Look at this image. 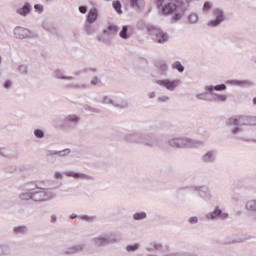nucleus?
Returning <instances> with one entry per match:
<instances>
[{"label": "nucleus", "mask_w": 256, "mask_h": 256, "mask_svg": "<svg viewBox=\"0 0 256 256\" xmlns=\"http://www.w3.org/2000/svg\"><path fill=\"white\" fill-rule=\"evenodd\" d=\"M167 0H156V6L160 9L162 15H173V21H179L185 15V4L183 1L170 0L167 4H164Z\"/></svg>", "instance_id": "obj_1"}, {"label": "nucleus", "mask_w": 256, "mask_h": 256, "mask_svg": "<svg viewBox=\"0 0 256 256\" xmlns=\"http://www.w3.org/2000/svg\"><path fill=\"white\" fill-rule=\"evenodd\" d=\"M147 31H148V35H150L152 39L156 41V43H165L169 39V36L167 35V33L163 32L161 28L149 26L147 28Z\"/></svg>", "instance_id": "obj_2"}, {"label": "nucleus", "mask_w": 256, "mask_h": 256, "mask_svg": "<svg viewBox=\"0 0 256 256\" xmlns=\"http://www.w3.org/2000/svg\"><path fill=\"white\" fill-rule=\"evenodd\" d=\"M230 125H256V117L238 116L230 119Z\"/></svg>", "instance_id": "obj_3"}, {"label": "nucleus", "mask_w": 256, "mask_h": 256, "mask_svg": "<svg viewBox=\"0 0 256 256\" xmlns=\"http://www.w3.org/2000/svg\"><path fill=\"white\" fill-rule=\"evenodd\" d=\"M212 15L215 17V19L208 21V27H218V25H221V23L225 21V14L221 9H214Z\"/></svg>", "instance_id": "obj_4"}, {"label": "nucleus", "mask_w": 256, "mask_h": 256, "mask_svg": "<svg viewBox=\"0 0 256 256\" xmlns=\"http://www.w3.org/2000/svg\"><path fill=\"white\" fill-rule=\"evenodd\" d=\"M158 85H161L162 87H165L169 91H173L177 85H179L178 80H158L157 81Z\"/></svg>", "instance_id": "obj_5"}, {"label": "nucleus", "mask_w": 256, "mask_h": 256, "mask_svg": "<svg viewBox=\"0 0 256 256\" xmlns=\"http://www.w3.org/2000/svg\"><path fill=\"white\" fill-rule=\"evenodd\" d=\"M14 35L17 39H27V37H31V31H29V29L18 27L15 28Z\"/></svg>", "instance_id": "obj_6"}, {"label": "nucleus", "mask_w": 256, "mask_h": 256, "mask_svg": "<svg viewBox=\"0 0 256 256\" xmlns=\"http://www.w3.org/2000/svg\"><path fill=\"white\" fill-rule=\"evenodd\" d=\"M188 143H189V140L184 138H176L170 141V145L172 147H187Z\"/></svg>", "instance_id": "obj_7"}, {"label": "nucleus", "mask_w": 256, "mask_h": 256, "mask_svg": "<svg viewBox=\"0 0 256 256\" xmlns=\"http://www.w3.org/2000/svg\"><path fill=\"white\" fill-rule=\"evenodd\" d=\"M98 13L97 9H91L88 13L87 21L88 23H95L97 21Z\"/></svg>", "instance_id": "obj_8"}, {"label": "nucleus", "mask_w": 256, "mask_h": 256, "mask_svg": "<svg viewBox=\"0 0 256 256\" xmlns=\"http://www.w3.org/2000/svg\"><path fill=\"white\" fill-rule=\"evenodd\" d=\"M45 195V192L40 191V192H34L31 196L30 199H33L34 201H43V196Z\"/></svg>", "instance_id": "obj_9"}, {"label": "nucleus", "mask_w": 256, "mask_h": 256, "mask_svg": "<svg viewBox=\"0 0 256 256\" xmlns=\"http://www.w3.org/2000/svg\"><path fill=\"white\" fill-rule=\"evenodd\" d=\"M229 215L227 213H221V210L216 208L214 212L212 213V219H215V217H221L222 219H227Z\"/></svg>", "instance_id": "obj_10"}, {"label": "nucleus", "mask_w": 256, "mask_h": 256, "mask_svg": "<svg viewBox=\"0 0 256 256\" xmlns=\"http://www.w3.org/2000/svg\"><path fill=\"white\" fill-rule=\"evenodd\" d=\"M120 37L122 39H129L131 33L129 32V26H123L122 31L120 32Z\"/></svg>", "instance_id": "obj_11"}, {"label": "nucleus", "mask_w": 256, "mask_h": 256, "mask_svg": "<svg viewBox=\"0 0 256 256\" xmlns=\"http://www.w3.org/2000/svg\"><path fill=\"white\" fill-rule=\"evenodd\" d=\"M246 209L248 211H256V201L255 200H250L246 203Z\"/></svg>", "instance_id": "obj_12"}, {"label": "nucleus", "mask_w": 256, "mask_h": 256, "mask_svg": "<svg viewBox=\"0 0 256 256\" xmlns=\"http://www.w3.org/2000/svg\"><path fill=\"white\" fill-rule=\"evenodd\" d=\"M213 89L215 91H225L227 89V86H225V84H220V85H216L214 87H209L208 91H213Z\"/></svg>", "instance_id": "obj_13"}, {"label": "nucleus", "mask_w": 256, "mask_h": 256, "mask_svg": "<svg viewBox=\"0 0 256 256\" xmlns=\"http://www.w3.org/2000/svg\"><path fill=\"white\" fill-rule=\"evenodd\" d=\"M30 11L29 5L26 4L22 8L18 9L19 15H27Z\"/></svg>", "instance_id": "obj_14"}, {"label": "nucleus", "mask_w": 256, "mask_h": 256, "mask_svg": "<svg viewBox=\"0 0 256 256\" xmlns=\"http://www.w3.org/2000/svg\"><path fill=\"white\" fill-rule=\"evenodd\" d=\"M68 177H74V179H85V174H79L75 172L67 173Z\"/></svg>", "instance_id": "obj_15"}, {"label": "nucleus", "mask_w": 256, "mask_h": 256, "mask_svg": "<svg viewBox=\"0 0 256 256\" xmlns=\"http://www.w3.org/2000/svg\"><path fill=\"white\" fill-rule=\"evenodd\" d=\"M189 23H197L199 21V16L197 14L192 13L188 16Z\"/></svg>", "instance_id": "obj_16"}, {"label": "nucleus", "mask_w": 256, "mask_h": 256, "mask_svg": "<svg viewBox=\"0 0 256 256\" xmlns=\"http://www.w3.org/2000/svg\"><path fill=\"white\" fill-rule=\"evenodd\" d=\"M173 69H177V71H179L180 73H183V71L185 70V68L183 67V65H181V62H175L172 65Z\"/></svg>", "instance_id": "obj_17"}, {"label": "nucleus", "mask_w": 256, "mask_h": 256, "mask_svg": "<svg viewBox=\"0 0 256 256\" xmlns=\"http://www.w3.org/2000/svg\"><path fill=\"white\" fill-rule=\"evenodd\" d=\"M145 217H147V214H145V212H140V213L134 214V219L136 221H139V219H145Z\"/></svg>", "instance_id": "obj_18"}, {"label": "nucleus", "mask_w": 256, "mask_h": 256, "mask_svg": "<svg viewBox=\"0 0 256 256\" xmlns=\"http://www.w3.org/2000/svg\"><path fill=\"white\" fill-rule=\"evenodd\" d=\"M25 231H27L25 226H18L14 228V233H25Z\"/></svg>", "instance_id": "obj_19"}, {"label": "nucleus", "mask_w": 256, "mask_h": 256, "mask_svg": "<svg viewBox=\"0 0 256 256\" xmlns=\"http://www.w3.org/2000/svg\"><path fill=\"white\" fill-rule=\"evenodd\" d=\"M113 7L115 11H117V13H121V2L119 1L113 2Z\"/></svg>", "instance_id": "obj_20"}, {"label": "nucleus", "mask_w": 256, "mask_h": 256, "mask_svg": "<svg viewBox=\"0 0 256 256\" xmlns=\"http://www.w3.org/2000/svg\"><path fill=\"white\" fill-rule=\"evenodd\" d=\"M216 101H227V95L216 94Z\"/></svg>", "instance_id": "obj_21"}, {"label": "nucleus", "mask_w": 256, "mask_h": 256, "mask_svg": "<svg viewBox=\"0 0 256 256\" xmlns=\"http://www.w3.org/2000/svg\"><path fill=\"white\" fill-rule=\"evenodd\" d=\"M95 243H96V245L101 246V245H105V243H107V240H105L103 238H97L95 240Z\"/></svg>", "instance_id": "obj_22"}, {"label": "nucleus", "mask_w": 256, "mask_h": 256, "mask_svg": "<svg viewBox=\"0 0 256 256\" xmlns=\"http://www.w3.org/2000/svg\"><path fill=\"white\" fill-rule=\"evenodd\" d=\"M127 251H137V249H139V245L138 244H134V245H129L127 246Z\"/></svg>", "instance_id": "obj_23"}, {"label": "nucleus", "mask_w": 256, "mask_h": 256, "mask_svg": "<svg viewBox=\"0 0 256 256\" xmlns=\"http://www.w3.org/2000/svg\"><path fill=\"white\" fill-rule=\"evenodd\" d=\"M131 7H139V0H128Z\"/></svg>", "instance_id": "obj_24"}, {"label": "nucleus", "mask_w": 256, "mask_h": 256, "mask_svg": "<svg viewBox=\"0 0 256 256\" xmlns=\"http://www.w3.org/2000/svg\"><path fill=\"white\" fill-rule=\"evenodd\" d=\"M212 5L210 2H205L203 6V11H209L211 9Z\"/></svg>", "instance_id": "obj_25"}, {"label": "nucleus", "mask_w": 256, "mask_h": 256, "mask_svg": "<svg viewBox=\"0 0 256 256\" xmlns=\"http://www.w3.org/2000/svg\"><path fill=\"white\" fill-rule=\"evenodd\" d=\"M108 31H109L110 33H117V26H115V25H110V26L108 27Z\"/></svg>", "instance_id": "obj_26"}, {"label": "nucleus", "mask_w": 256, "mask_h": 256, "mask_svg": "<svg viewBox=\"0 0 256 256\" xmlns=\"http://www.w3.org/2000/svg\"><path fill=\"white\" fill-rule=\"evenodd\" d=\"M34 134L36 135V137H39V138L44 137V133L42 130H35Z\"/></svg>", "instance_id": "obj_27"}, {"label": "nucleus", "mask_w": 256, "mask_h": 256, "mask_svg": "<svg viewBox=\"0 0 256 256\" xmlns=\"http://www.w3.org/2000/svg\"><path fill=\"white\" fill-rule=\"evenodd\" d=\"M34 9H35L36 11H38L39 13H41V12L43 11V6H42L41 4H36V5L34 6Z\"/></svg>", "instance_id": "obj_28"}, {"label": "nucleus", "mask_w": 256, "mask_h": 256, "mask_svg": "<svg viewBox=\"0 0 256 256\" xmlns=\"http://www.w3.org/2000/svg\"><path fill=\"white\" fill-rule=\"evenodd\" d=\"M79 11H80V13L85 14V13H87V7H85V6H80V7H79Z\"/></svg>", "instance_id": "obj_29"}, {"label": "nucleus", "mask_w": 256, "mask_h": 256, "mask_svg": "<svg viewBox=\"0 0 256 256\" xmlns=\"http://www.w3.org/2000/svg\"><path fill=\"white\" fill-rule=\"evenodd\" d=\"M160 71H167V64H162L159 66Z\"/></svg>", "instance_id": "obj_30"}, {"label": "nucleus", "mask_w": 256, "mask_h": 256, "mask_svg": "<svg viewBox=\"0 0 256 256\" xmlns=\"http://www.w3.org/2000/svg\"><path fill=\"white\" fill-rule=\"evenodd\" d=\"M4 87H5V89H9V87H11V81L7 80V81L4 83Z\"/></svg>", "instance_id": "obj_31"}, {"label": "nucleus", "mask_w": 256, "mask_h": 256, "mask_svg": "<svg viewBox=\"0 0 256 256\" xmlns=\"http://www.w3.org/2000/svg\"><path fill=\"white\" fill-rule=\"evenodd\" d=\"M69 121H79V118L75 115L69 116Z\"/></svg>", "instance_id": "obj_32"}, {"label": "nucleus", "mask_w": 256, "mask_h": 256, "mask_svg": "<svg viewBox=\"0 0 256 256\" xmlns=\"http://www.w3.org/2000/svg\"><path fill=\"white\" fill-rule=\"evenodd\" d=\"M92 85H97V83H99V79L97 78H94L92 81H91Z\"/></svg>", "instance_id": "obj_33"}, {"label": "nucleus", "mask_w": 256, "mask_h": 256, "mask_svg": "<svg viewBox=\"0 0 256 256\" xmlns=\"http://www.w3.org/2000/svg\"><path fill=\"white\" fill-rule=\"evenodd\" d=\"M63 176L61 175V173H59V172H56L55 173V178L56 179H61Z\"/></svg>", "instance_id": "obj_34"}, {"label": "nucleus", "mask_w": 256, "mask_h": 256, "mask_svg": "<svg viewBox=\"0 0 256 256\" xmlns=\"http://www.w3.org/2000/svg\"><path fill=\"white\" fill-rule=\"evenodd\" d=\"M197 217L190 218V223H197Z\"/></svg>", "instance_id": "obj_35"}, {"label": "nucleus", "mask_w": 256, "mask_h": 256, "mask_svg": "<svg viewBox=\"0 0 256 256\" xmlns=\"http://www.w3.org/2000/svg\"><path fill=\"white\" fill-rule=\"evenodd\" d=\"M211 155H212L211 153L206 154V155H205V159H206V160H207V159H210Z\"/></svg>", "instance_id": "obj_36"}, {"label": "nucleus", "mask_w": 256, "mask_h": 256, "mask_svg": "<svg viewBox=\"0 0 256 256\" xmlns=\"http://www.w3.org/2000/svg\"><path fill=\"white\" fill-rule=\"evenodd\" d=\"M51 219H52V223H55V221H57V217L55 216H52Z\"/></svg>", "instance_id": "obj_37"}, {"label": "nucleus", "mask_w": 256, "mask_h": 256, "mask_svg": "<svg viewBox=\"0 0 256 256\" xmlns=\"http://www.w3.org/2000/svg\"><path fill=\"white\" fill-rule=\"evenodd\" d=\"M239 131V128H235L234 130H232V133H237Z\"/></svg>", "instance_id": "obj_38"}, {"label": "nucleus", "mask_w": 256, "mask_h": 256, "mask_svg": "<svg viewBox=\"0 0 256 256\" xmlns=\"http://www.w3.org/2000/svg\"><path fill=\"white\" fill-rule=\"evenodd\" d=\"M253 103H254V105H256V98L253 99Z\"/></svg>", "instance_id": "obj_39"}, {"label": "nucleus", "mask_w": 256, "mask_h": 256, "mask_svg": "<svg viewBox=\"0 0 256 256\" xmlns=\"http://www.w3.org/2000/svg\"><path fill=\"white\" fill-rule=\"evenodd\" d=\"M82 219H89V217H87V216H83V217H82Z\"/></svg>", "instance_id": "obj_40"}, {"label": "nucleus", "mask_w": 256, "mask_h": 256, "mask_svg": "<svg viewBox=\"0 0 256 256\" xmlns=\"http://www.w3.org/2000/svg\"><path fill=\"white\" fill-rule=\"evenodd\" d=\"M76 217H77L76 215H75V216L72 215V216H71V219H75Z\"/></svg>", "instance_id": "obj_41"}]
</instances>
